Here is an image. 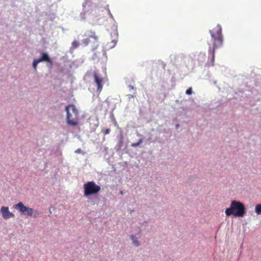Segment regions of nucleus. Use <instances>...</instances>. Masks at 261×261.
<instances>
[{"mask_svg": "<svg viewBox=\"0 0 261 261\" xmlns=\"http://www.w3.org/2000/svg\"><path fill=\"white\" fill-rule=\"evenodd\" d=\"M3 218L5 219H8L14 217V215L10 212L9 207L7 206H2L0 210Z\"/></svg>", "mask_w": 261, "mask_h": 261, "instance_id": "nucleus-7", "label": "nucleus"}, {"mask_svg": "<svg viewBox=\"0 0 261 261\" xmlns=\"http://www.w3.org/2000/svg\"><path fill=\"white\" fill-rule=\"evenodd\" d=\"M131 239L133 242V244L136 246H139V241L137 240V238L134 235H132L131 236Z\"/></svg>", "mask_w": 261, "mask_h": 261, "instance_id": "nucleus-10", "label": "nucleus"}, {"mask_svg": "<svg viewBox=\"0 0 261 261\" xmlns=\"http://www.w3.org/2000/svg\"><path fill=\"white\" fill-rule=\"evenodd\" d=\"M79 45L80 43L77 41L74 40L71 43V46L70 49L72 50H74L75 48H77L79 46Z\"/></svg>", "mask_w": 261, "mask_h": 261, "instance_id": "nucleus-9", "label": "nucleus"}, {"mask_svg": "<svg viewBox=\"0 0 261 261\" xmlns=\"http://www.w3.org/2000/svg\"><path fill=\"white\" fill-rule=\"evenodd\" d=\"M143 142V140L142 139H140L138 141V142L137 143H132L131 146L132 147H137L139 145H140V144H141Z\"/></svg>", "mask_w": 261, "mask_h": 261, "instance_id": "nucleus-13", "label": "nucleus"}, {"mask_svg": "<svg viewBox=\"0 0 261 261\" xmlns=\"http://www.w3.org/2000/svg\"><path fill=\"white\" fill-rule=\"evenodd\" d=\"M39 62L46 61L52 64V61L50 59L48 55L46 53H43L41 58L37 59Z\"/></svg>", "mask_w": 261, "mask_h": 261, "instance_id": "nucleus-8", "label": "nucleus"}, {"mask_svg": "<svg viewBox=\"0 0 261 261\" xmlns=\"http://www.w3.org/2000/svg\"><path fill=\"white\" fill-rule=\"evenodd\" d=\"M83 188L85 196L96 194L100 191V187L93 181L85 184Z\"/></svg>", "mask_w": 261, "mask_h": 261, "instance_id": "nucleus-5", "label": "nucleus"}, {"mask_svg": "<svg viewBox=\"0 0 261 261\" xmlns=\"http://www.w3.org/2000/svg\"><path fill=\"white\" fill-rule=\"evenodd\" d=\"M255 212L258 215L261 214V204H257L256 205Z\"/></svg>", "mask_w": 261, "mask_h": 261, "instance_id": "nucleus-11", "label": "nucleus"}, {"mask_svg": "<svg viewBox=\"0 0 261 261\" xmlns=\"http://www.w3.org/2000/svg\"><path fill=\"white\" fill-rule=\"evenodd\" d=\"M81 151V149L79 148V149H77L75 152L76 153H80Z\"/></svg>", "mask_w": 261, "mask_h": 261, "instance_id": "nucleus-17", "label": "nucleus"}, {"mask_svg": "<svg viewBox=\"0 0 261 261\" xmlns=\"http://www.w3.org/2000/svg\"><path fill=\"white\" fill-rule=\"evenodd\" d=\"M222 31V27L220 24H217L212 30H210L211 36V42L208 43L209 58H211L210 65H214L215 51L223 45V37Z\"/></svg>", "mask_w": 261, "mask_h": 261, "instance_id": "nucleus-1", "label": "nucleus"}, {"mask_svg": "<svg viewBox=\"0 0 261 261\" xmlns=\"http://www.w3.org/2000/svg\"><path fill=\"white\" fill-rule=\"evenodd\" d=\"M65 111L67 113V123L70 126H77L79 124V114L76 107L72 104L69 105L66 107Z\"/></svg>", "mask_w": 261, "mask_h": 261, "instance_id": "nucleus-2", "label": "nucleus"}, {"mask_svg": "<svg viewBox=\"0 0 261 261\" xmlns=\"http://www.w3.org/2000/svg\"><path fill=\"white\" fill-rule=\"evenodd\" d=\"M110 128H107L105 132V135H108L110 133Z\"/></svg>", "mask_w": 261, "mask_h": 261, "instance_id": "nucleus-16", "label": "nucleus"}, {"mask_svg": "<svg viewBox=\"0 0 261 261\" xmlns=\"http://www.w3.org/2000/svg\"><path fill=\"white\" fill-rule=\"evenodd\" d=\"M94 81L97 85V91L101 92L103 87V78L95 72L93 73Z\"/></svg>", "mask_w": 261, "mask_h": 261, "instance_id": "nucleus-6", "label": "nucleus"}, {"mask_svg": "<svg viewBox=\"0 0 261 261\" xmlns=\"http://www.w3.org/2000/svg\"><path fill=\"white\" fill-rule=\"evenodd\" d=\"M40 63L39 62V61L37 59H35L34 61H33V68H34V69L36 70V69H37V65L38 64Z\"/></svg>", "mask_w": 261, "mask_h": 261, "instance_id": "nucleus-12", "label": "nucleus"}, {"mask_svg": "<svg viewBox=\"0 0 261 261\" xmlns=\"http://www.w3.org/2000/svg\"><path fill=\"white\" fill-rule=\"evenodd\" d=\"M192 88H189L186 91V93L188 95H190L192 94Z\"/></svg>", "mask_w": 261, "mask_h": 261, "instance_id": "nucleus-15", "label": "nucleus"}, {"mask_svg": "<svg viewBox=\"0 0 261 261\" xmlns=\"http://www.w3.org/2000/svg\"><path fill=\"white\" fill-rule=\"evenodd\" d=\"M91 37L93 38L95 40H97V37L96 36H91Z\"/></svg>", "mask_w": 261, "mask_h": 261, "instance_id": "nucleus-18", "label": "nucleus"}, {"mask_svg": "<svg viewBox=\"0 0 261 261\" xmlns=\"http://www.w3.org/2000/svg\"><path fill=\"white\" fill-rule=\"evenodd\" d=\"M82 43L85 45V46H87L88 45L89 43V38H86V39H84L82 40Z\"/></svg>", "mask_w": 261, "mask_h": 261, "instance_id": "nucleus-14", "label": "nucleus"}, {"mask_svg": "<svg viewBox=\"0 0 261 261\" xmlns=\"http://www.w3.org/2000/svg\"><path fill=\"white\" fill-rule=\"evenodd\" d=\"M13 208L18 210L22 215H27L30 217L33 216L34 217H36L39 215V212L37 211H34L33 208L25 206L21 202L14 205Z\"/></svg>", "mask_w": 261, "mask_h": 261, "instance_id": "nucleus-4", "label": "nucleus"}, {"mask_svg": "<svg viewBox=\"0 0 261 261\" xmlns=\"http://www.w3.org/2000/svg\"><path fill=\"white\" fill-rule=\"evenodd\" d=\"M225 213L227 216L242 217L245 213V206L242 203L233 200L230 207L226 209Z\"/></svg>", "mask_w": 261, "mask_h": 261, "instance_id": "nucleus-3", "label": "nucleus"}]
</instances>
